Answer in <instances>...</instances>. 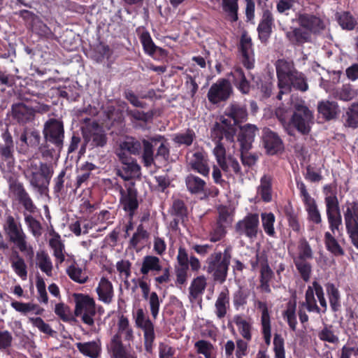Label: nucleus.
<instances>
[{
    "mask_svg": "<svg viewBox=\"0 0 358 358\" xmlns=\"http://www.w3.org/2000/svg\"><path fill=\"white\" fill-rule=\"evenodd\" d=\"M246 107L238 103H231L222 117L220 122H216L212 129V135L220 138H225L229 142L234 141L236 129L234 126L247 120Z\"/></svg>",
    "mask_w": 358,
    "mask_h": 358,
    "instance_id": "f257e3e1",
    "label": "nucleus"
},
{
    "mask_svg": "<svg viewBox=\"0 0 358 358\" xmlns=\"http://www.w3.org/2000/svg\"><path fill=\"white\" fill-rule=\"evenodd\" d=\"M3 229L9 241L22 252L26 257L32 259L34 255V248L27 241V236L22 229L19 217L10 214L5 216Z\"/></svg>",
    "mask_w": 358,
    "mask_h": 358,
    "instance_id": "f03ea898",
    "label": "nucleus"
},
{
    "mask_svg": "<svg viewBox=\"0 0 358 358\" xmlns=\"http://www.w3.org/2000/svg\"><path fill=\"white\" fill-rule=\"evenodd\" d=\"M53 173L52 166L34 160L29 161L24 170V177L30 186L41 194L48 189Z\"/></svg>",
    "mask_w": 358,
    "mask_h": 358,
    "instance_id": "7ed1b4c3",
    "label": "nucleus"
},
{
    "mask_svg": "<svg viewBox=\"0 0 358 358\" xmlns=\"http://www.w3.org/2000/svg\"><path fill=\"white\" fill-rule=\"evenodd\" d=\"M43 135L45 141L54 145L55 148H44L41 150L43 156L53 157L54 155H59L64 145L63 122L54 118L48 120L44 124Z\"/></svg>",
    "mask_w": 358,
    "mask_h": 358,
    "instance_id": "20e7f679",
    "label": "nucleus"
},
{
    "mask_svg": "<svg viewBox=\"0 0 358 358\" xmlns=\"http://www.w3.org/2000/svg\"><path fill=\"white\" fill-rule=\"evenodd\" d=\"M231 255L230 249L226 248L223 252H215L206 260L205 268L215 281L222 283L225 281Z\"/></svg>",
    "mask_w": 358,
    "mask_h": 358,
    "instance_id": "39448f33",
    "label": "nucleus"
},
{
    "mask_svg": "<svg viewBox=\"0 0 358 358\" xmlns=\"http://www.w3.org/2000/svg\"><path fill=\"white\" fill-rule=\"evenodd\" d=\"M313 251L308 242L305 238L300 239L292 259L296 270L305 282L309 281L311 277L312 265L310 260L313 258Z\"/></svg>",
    "mask_w": 358,
    "mask_h": 358,
    "instance_id": "423d86ee",
    "label": "nucleus"
},
{
    "mask_svg": "<svg viewBox=\"0 0 358 358\" xmlns=\"http://www.w3.org/2000/svg\"><path fill=\"white\" fill-rule=\"evenodd\" d=\"M294 113L290 123L301 134H306L310 130L313 116L302 99H292Z\"/></svg>",
    "mask_w": 358,
    "mask_h": 358,
    "instance_id": "0eeeda50",
    "label": "nucleus"
},
{
    "mask_svg": "<svg viewBox=\"0 0 358 358\" xmlns=\"http://www.w3.org/2000/svg\"><path fill=\"white\" fill-rule=\"evenodd\" d=\"M343 213L346 232L351 243L358 250V201H346Z\"/></svg>",
    "mask_w": 358,
    "mask_h": 358,
    "instance_id": "6e6552de",
    "label": "nucleus"
},
{
    "mask_svg": "<svg viewBox=\"0 0 358 358\" xmlns=\"http://www.w3.org/2000/svg\"><path fill=\"white\" fill-rule=\"evenodd\" d=\"M76 307L75 315L80 317L83 322L87 325L94 324V316L96 314L95 301L87 294L75 293L73 295Z\"/></svg>",
    "mask_w": 358,
    "mask_h": 358,
    "instance_id": "1a4fd4ad",
    "label": "nucleus"
},
{
    "mask_svg": "<svg viewBox=\"0 0 358 358\" xmlns=\"http://www.w3.org/2000/svg\"><path fill=\"white\" fill-rule=\"evenodd\" d=\"M232 93L233 87L230 81L226 78H220L210 86L207 97L211 103L217 104L228 100Z\"/></svg>",
    "mask_w": 358,
    "mask_h": 358,
    "instance_id": "9d476101",
    "label": "nucleus"
},
{
    "mask_svg": "<svg viewBox=\"0 0 358 358\" xmlns=\"http://www.w3.org/2000/svg\"><path fill=\"white\" fill-rule=\"evenodd\" d=\"M134 318L136 326L143 331L145 348L150 352L155 338L154 324L142 308L136 310Z\"/></svg>",
    "mask_w": 358,
    "mask_h": 358,
    "instance_id": "9b49d317",
    "label": "nucleus"
},
{
    "mask_svg": "<svg viewBox=\"0 0 358 358\" xmlns=\"http://www.w3.org/2000/svg\"><path fill=\"white\" fill-rule=\"evenodd\" d=\"M133 282H135L136 285L141 289L143 298L148 303L151 315L155 320L159 315L160 305L162 303V300L159 299L157 292H150V285L145 280V277L134 279Z\"/></svg>",
    "mask_w": 358,
    "mask_h": 358,
    "instance_id": "f8f14e48",
    "label": "nucleus"
},
{
    "mask_svg": "<svg viewBox=\"0 0 358 358\" xmlns=\"http://www.w3.org/2000/svg\"><path fill=\"white\" fill-rule=\"evenodd\" d=\"M259 223V215L256 213H250L236 223L235 229L238 235L253 240L257 238Z\"/></svg>",
    "mask_w": 358,
    "mask_h": 358,
    "instance_id": "ddd939ff",
    "label": "nucleus"
},
{
    "mask_svg": "<svg viewBox=\"0 0 358 358\" xmlns=\"http://www.w3.org/2000/svg\"><path fill=\"white\" fill-rule=\"evenodd\" d=\"M115 186L120 194V201L122 208L132 217L138 207L136 189L134 185L127 187L126 189L118 184H116Z\"/></svg>",
    "mask_w": 358,
    "mask_h": 358,
    "instance_id": "4468645a",
    "label": "nucleus"
},
{
    "mask_svg": "<svg viewBox=\"0 0 358 358\" xmlns=\"http://www.w3.org/2000/svg\"><path fill=\"white\" fill-rule=\"evenodd\" d=\"M187 158L188 165L191 169L203 176H208L210 167L206 152L202 150H197L194 152H190L187 155Z\"/></svg>",
    "mask_w": 358,
    "mask_h": 358,
    "instance_id": "2eb2a0df",
    "label": "nucleus"
},
{
    "mask_svg": "<svg viewBox=\"0 0 358 358\" xmlns=\"http://www.w3.org/2000/svg\"><path fill=\"white\" fill-rule=\"evenodd\" d=\"M10 188L19 203L24 207V212L34 214L37 211L36 205L22 183L15 182L11 185Z\"/></svg>",
    "mask_w": 358,
    "mask_h": 358,
    "instance_id": "dca6fc26",
    "label": "nucleus"
},
{
    "mask_svg": "<svg viewBox=\"0 0 358 358\" xmlns=\"http://www.w3.org/2000/svg\"><path fill=\"white\" fill-rule=\"evenodd\" d=\"M287 83V89H285L284 85L279 88V92L277 95L278 99H282V94L289 93L292 88L303 92H306L308 90L307 78L303 73L299 72V71L295 72L293 76L290 77Z\"/></svg>",
    "mask_w": 358,
    "mask_h": 358,
    "instance_id": "f3484780",
    "label": "nucleus"
},
{
    "mask_svg": "<svg viewBox=\"0 0 358 358\" xmlns=\"http://www.w3.org/2000/svg\"><path fill=\"white\" fill-rule=\"evenodd\" d=\"M275 67L278 88L284 85L285 89H287V82L289 79L297 71L294 67V62L285 59H279L276 62Z\"/></svg>",
    "mask_w": 358,
    "mask_h": 358,
    "instance_id": "a211bd4d",
    "label": "nucleus"
},
{
    "mask_svg": "<svg viewBox=\"0 0 358 358\" xmlns=\"http://www.w3.org/2000/svg\"><path fill=\"white\" fill-rule=\"evenodd\" d=\"M239 50L241 55V62L244 66L250 70L254 68L255 56L251 38L246 34H243L240 41Z\"/></svg>",
    "mask_w": 358,
    "mask_h": 358,
    "instance_id": "6ab92c4d",
    "label": "nucleus"
},
{
    "mask_svg": "<svg viewBox=\"0 0 358 358\" xmlns=\"http://www.w3.org/2000/svg\"><path fill=\"white\" fill-rule=\"evenodd\" d=\"M85 145L89 149L103 148L107 143L104 131L98 125L84 134Z\"/></svg>",
    "mask_w": 358,
    "mask_h": 358,
    "instance_id": "aec40b11",
    "label": "nucleus"
},
{
    "mask_svg": "<svg viewBox=\"0 0 358 358\" xmlns=\"http://www.w3.org/2000/svg\"><path fill=\"white\" fill-rule=\"evenodd\" d=\"M259 129L255 124H245L239 127L238 141L243 150H249L252 148L255 138Z\"/></svg>",
    "mask_w": 358,
    "mask_h": 358,
    "instance_id": "412c9836",
    "label": "nucleus"
},
{
    "mask_svg": "<svg viewBox=\"0 0 358 358\" xmlns=\"http://www.w3.org/2000/svg\"><path fill=\"white\" fill-rule=\"evenodd\" d=\"M3 143H0V158L8 169L11 168L15 163L14 145L12 136L8 133L3 135Z\"/></svg>",
    "mask_w": 358,
    "mask_h": 358,
    "instance_id": "4be33fe9",
    "label": "nucleus"
},
{
    "mask_svg": "<svg viewBox=\"0 0 358 358\" xmlns=\"http://www.w3.org/2000/svg\"><path fill=\"white\" fill-rule=\"evenodd\" d=\"M257 308L261 311L262 333L265 343L269 345L271 339V317L266 302L257 301L255 302Z\"/></svg>",
    "mask_w": 358,
    "mask_h": 358,
    "instance_id": "5701e85b",
    "label": "nucleus"
},
{
    "mask_svg": "<svg viewBox=\"0 0 358 358\" xmlns=\"http://www.w3.org/2000/svg\"><path fill=\"white\" fill-rule=\"evenodd\" d=\"M229 76L231 77L232 83L241 94H249L251 85L241 66H234L229 73Z\"/></svg>",
    "mask_w": 358,
    "mask_h": 358,
    "instance_id": "b1692460",
    "label": "nucleus"
},
{
    "mask_svg": "<svg viewBox=\"0 0 358 358\" xmlns=\"http://www.w3.org/2000/svg\"><path fill=\"white\" fill-rule=\"evenodd\" d=\"M263 143L269 155H275L283 148L282 141L279 136L269 129L263 131Z\"/></svg>",
    "mask_w": 358,
    "mask_h": 358,
    "instance_id": "393cba45",
    "label": "nucleus"
},
{
    "mask_svg": "<svg viewBox=\"0 0 358 358\" xmlns=\"http://www.w3.org/2000/svg\"><path fill=\"white\" fill-rule=\"evenodd\" d=\"M108 350L111 353L113 358H136L134 352L127 350L123 345L118 334H115L111 338Z\"/></svg>",
    "mask_w": 358,
    "mask_h": 358,
    "instance_id": "a878e982",
    "label": "nucleus"
},
{
    "mask_svg": "<svg viewBox=\"0 0 358 358\" xmlns=\"http://www.w3.org/2000/svg\"><path fill=\"white\" fill-rule=\"evenodd\" d=\"M299 23L300 27L306 29L310 34H317L324 29V24L320 17L309 14L300 15Z\"/></svg>",
    "mask_w": 358,
    "mask_h": 358,
    "instance_id": "bb28decb",
    "label": "nucleus"
},
{
    "mask_svg": "<svg viewBox=\"0 0 358 358\" xmlns=\"http://www.w3.org/2000/svg\"><path fill=\"white\" fill-rule=\"evenodd\" d=\"M162 270V262L159 257L154 255H146L143 258L140 272L145 277L149 273L154 275L161 272Z\"/></svg>",
    "mask_w": 358,
    "mask_h": 358,
    "instance_id": "cd10ccee",
    "label": "nucleus"
},
{
    "mask_svg": "<svg viewBox=\"0 0 358 358\" xmlns=\"http://www.w3.org/2000/svg\"><path fill=\"white\" fill-rule=\"evenodd\" d=\"M77 349L85 357L98 358L101 352V343L99 339L76 343Z\"/></svg>",
    "mask_w": 358,
    "mask_h": 358,
    "instance_id": "c85d7f7f",
    "label": "nucleus"
},
{
    "mask_svg": "<svg viewBox=\"0 0 358 358\" xmlns=\"http://www.w3.org/2000/svg\"><path fill=\"white\" fill-rule=\"evenodd\" d=\"M99 300L105 304H110L114 296L113 287L111 282L102 277L96 288Z\"/></svg>",
    "mask_w": 358,
    "mask_h": 358,
    "instance_id": "c756f323",
    "label": "nucleus"
},
{
    "mask_svg": "<svg viewBox=\"0 0 358 358\" xmlns=\"http://www.w3.org/2000/svg\"><path fill=\"white\" fill-rule=\"evenodd\" d=\"M49 245L53 250V256L55 258V264L57 266L60 265L64 261L69 262V259H66L64 244L58 234H54L49 240Z\"/></svg>",
    "mask_w": 358,
    "mask_h": 358,
    "instance_id": "7c9ffc66",
    "label": "nucleus"
},
{
    "mask_svg": "<svg viewBox=\"0 0 358 358\" xmlns=\"http://www.w3.org/2000/svg\"><path fill=\"white\" fill-rule=\"evenodd\" d=\"M9 261L15 273L22 280H26L27 278V266L24 259L17 250L12 252Z\"/></svg>",
    "mask_w": 358,
    "mask_h": 358,
    "instance_id": "2f4dec72",
    "label": "nucleus"
},
{
    "mask_svg": "<svg viewBox=\"0 0 358 358\" xmlns=\"http://www.w3.org/2000/svg\"><path fill=\"white\" fill-rule=\"evenodd\" d=\"M140 41L143 45V50L146 54L152 56L157 50L162 52L164 50L157 46L150 34V33L144 28H138L137 29Z\"/></svg>",
    "mask_w": 358,
    "mask_h": 358,
    "instance_id": "473e14b6",
    "label": "nucleus"
},
{
    "mask_svg": "<svg viewBox=\"0 0 358 358\" xmlns=\"http://www.w3.org/2000/svg\"><path fill=\"white\" fill-rule=\"evenodd\" d=\"M273 22V15L268 10L264 11L262 19L258 25L257 31L259 38L266 41L270 36Z\"/></svg>",
    "mask_w": 358,
    "mask_h": 358,
    "instance_id": "72a5a7b5",
    "label": "nucleus"
},
{
    "mask_svg": "<svg viewBox=\"0 0 358 358\" xmlns=\"http://www.w3.org/2000/svg\"><path fill=\"white\" fill-rule=\"evenodd\" d=\"M185 184L191 194H203L206 192V182L199 176L193 174L188 175L185 178Z\"/></svg>",
    "mask_w": 358,
    "mask_h": 358,
    "instance_id": "f704fd0d",
    "label": "nucleus"
},
{
    "mask_svg": "<svg viewBox=\"0 0 358 358\" xmlns=\"http://www.w3.org/2000/svg\"><path fill=\"white\" fill-rule=\"evenodd\" d=\"M206 278L200 275L194 278L191 282L189 288V299L191 302L196 301L203 294L206 287Z\"/></svg>",
    "mask_w": 358,
    "mask_h": 358,
    "instance_id": "c9c22d12",
    "label": "nucleus"
},
{
    "mask_svg": "<svg viewBox=\"0 0 358 358\" xmlns=\"http://www.w3.org/2000/svg\"><path fill=\"white\" fill-rule=\"evenodd\" d=\"M66 273L72 280L80 284H84L88 280L85 269L79 266L75 261H73L66 268Z\"/></svg>",
    "mask_w": 358,
    "mask_h": 358,
    "instance_id": "e433bc0d",
    "label": "nucleus"
},
{
    "mask_svg": "<svg viewBox=\"0 0 358 358\" xmlns=\"http://www.w3.org/2000/svg\"><path fill=\"white\" fill-rule=\"evenodd\" d=\"M315 294L313 282L311 286L308 287L305 294V301L300 304V306L306 308L310 313L313 312L320 314L321 309L317 305Z\"/></svg>",
    "mask_w": 358,
    "mask_h": 358,
    "instance_id": "4c0bfd02",
    "label": "nucleus"
},
{
    "mask_svg": "<svg viewBox=\"0 0 358 358\" xmlns=\"http://www.w3.org/2000/svg\"><path fill=\"white\" fill-rule=\"evenodd\" d=\"M257 193L265 202H269L272 199V178L268 175H264L260 180V185L257 189Z\"/></svg>",
    "mask_w": 358,
    "mask_h": 358,
    "instance_id": "58836bf2",
    "label": "nucleus"
},
{
    "mask_svg": "<svg viewBox=\"0 0 358 358\" xmlns=\"http://www.w3.org/2000/svg\"><path fill=\"white\" fill-rule=\"evenodd\" d=\"M140 166L132 159L131 161L123 164L122 169L117 170V175L124 180H129L131 178L138 176Z\"/></svg>",
    "mask_w": 358,
    "mask_h": 358,
    "instance_id": "ea45409f",
    "label": "nucleus"
},
{
    "mask_svg": "<svg viewBox=\"0 0 358 358\" xmlns=\"http://www.w3.org/2000/svg\"><path fill=\"white\" fill-rule=\"evenodd\" d=\"M233 321L236 325L239 334L245 340L250 341L252 339V324L240 315H235Z\"/></svg>",
    "mask_w": 358,
    "mask_h": 358,
    "instance_id": "a19ab883",
    "label": "nucleus"
},
{
    "mask_svg": "<svg viewBox=\"0 0 358 358\" xmlns=\"http://www.w3.org/2000/svg\"><path fill=\"white\" fill-rule=\"evenodd\" d=\"M229 306V292L227 290L222 291L218 295V297L215 301V315L219 319L223 318L227 312V309Z\"/></svg>",
    "mask_w": 358,
    "mask_h": 358,
    "instance_id": "79ce46f5",
    "label": "nucleus"
},
{
    "mask_svg": "<svg viewBox=\"0 0 358 358\" xmlns=\"http://www.w3.org/2000/svg\"><path fill=\"white\" fill-rule=\"evenodd\" d=\"M286 36L292 43H303L308 42L310 38V34L301 27L287 31Z\"/></svg>",
    "mask_w": 358,
    "mask_h": 358,
    "instance_id": "37998d69",
    "label": "nucleus"
},
{
    "mask_svg": "<svg viewBox=\"0 0 358 358\" xmlns=\"http://www.w3.org/2000/svg\"><path fill=\"white\" fill-rule=\"evenodd\" d=\"M330 306L334 312H336L341 308V294L338 289L334 284L328 282L325 285Z\"/></svg>",
    "mask_w": 358,
    "mask_h": 358,
    "instance_id": "c03bdc74",
    "label": "nucleus"
},
{
    "mask_svg": "<svg viewBox=\"0 0 358 358\" xmlns=\"http://www.w3.org/2000/svg\"><path fill=\"white\" fill-rule=\"evenodd\" d=\"M317 108L320 114L326 120L334 118L338 113V105L334 101H321L319 103Z\"/></svg>",
    "mask_w": 358,
    "mask_h": 358,
    "instance_id": "a18cd8bd",
    "label": "nucleus"
},
{
    "mask_svg": "<svg viewBox=\"0 0 358 358\" xmlns=\"http://www.w3.org/2000/svg\"><path fill=\"white\" fill-rule=\"evenodd\" d=\"M36 264L48 276L52 275V262L47 252L40 251L36 253Z\"/></svg>",
    "mask_w": 358,
    "mask_h": 358,
    "instance_id": "49530a36",
    "label": "nucleus"
},
{
    "mask_svg": "<svg viewBox=\"0 0 358 358\" xmlns=\"http://www.w3.org/2000/svg\"><path fill=\"white\" fill-rule=\"evenodd\" d=\"M11 307L16 311L23 315H27L30 312H33L36 315H41L43 309L40 308L37 304L32 303H23L17 301L11 302Z\"/></svg>",
    "mask_w": 358,
    "mask_h": 358,
    "instance_id": "de8ad7c7",
    "label": "nucleus"
},
{
    "mask_svg": "<svg viewBox=\"0 0 358 358\" xmlns=\"http://www.w3.org/2000/svg\"><path fill=\"white\" fill-rule=\"evenodd\" d=\"M220 167L227 176L236 175L241 177L243 176L238 162L232 157H228L227 159Z\"/></svg>",
    "mask_w": 358,
    "mask_h": 358,
    "instance_id": "09e8293b",
    "label": "nucleus"
},
{
    "mask_svg": "<svg viewBox=\"0 0 358 358\" xmlns=\"http://www.w3.org/2000/svg\"><path fill=\"white\" fill-rule=\"evenodd\" d=\"M222 8L230 22L238 20V0H222Z\"/></svg>",
    "mask_w": 358,
    "mask_h": 358,
    "instance_id": "8fccbe9b",
    "label": "nucleus"
},
{
    "mask_svg": "<svg viewBox=\"0 0 358 358\" xmlns=\"http://www.w3.org/2000/svg\"><path fill=\"white\" fill-rule=\"evenodd\" d=\"M13 116L20 122H26L33 116V112L31 108L24 103L15 104L13 106Z\"/></svg>",
    "mask_w": 358,
    "mask_h": 358,
    "instance_id": "3c124183",
    "label": "nucleus"
},
{
    "mask_svg": "<svg viewBox=\"0 0 358 358\" xmlns=\"http://www.w3.org/2000/svg\"><path fill=\"white\" fill-rule=\"evenodd\" d=\"M250 296V290L240 287L233 294V303L235 309L239 310L243 309L247 304Z\"/></svg>",
    "mask_w": 358,
    "mask_h": 358,
    "instance_id": "603ef678",
    "label": "nucleus"
},
{
    "mask_svg": "<svg viewBox=\"0 0 358 358\" xmlns=\"http://www.w3.org/2000/svg\"><path fill=\"white\" fill-rule=\"evenodd\" d=\"M120 337L122 336L125 341H131L134 338V332L127 317L122 315L117 323V333Z\"/></svg>",
    "mask_w": 358,
    "mask_h": 358,
    "instance_id": "864d4df0",
    "label": "nucleus"
},
{
    "mask_svg": "<svg viewBox=\"0 0 358 358\" xmlns=\"http://www.w3.org/2000/svg\"><path fill=\"white\" fill-rule=\"evenodd\" d=\"M121 148L123 150H127L128 153L131 155H140L142 151V143L134 138H127L120 145Z\"/></svg>",
    "mask_w": 358,
    "mask_h": 358,
    "instance_id": "5fc2aeb1",
    "label": "nucleus"
},
{
    "mask_svg": "<svg viewBox=\"0 0 358 358\" xmlns=\"http://www.w3.org/2000/svg\"><path fill=\"white\" fill-rule=\"evenodd\" d=\"M283 319L287 322L289 328L292 331H295L297 325L296 315V303H288L286 310L284 311Z\"/></svg>",
    "mask_w": 358,
    "mask_h": 358,
    "instance_id": "6e6d98bb",
    "label": "nucleus"
},
{
    "mask_svg": "<svg viewBox=\"0 0 358 358\" xmlns=\"http://www.w3.org/2000/svg\"><path fill=\"white\" fill-rule=\"evenodd\" d=\"M194 347L197 352L203 355L205 358H215V348L210 342L200 340L195 343Z\"/></svg>",
    "mask_w": 358,
    "mask_h": 358,
    "instance_id": "4d7b16f0",
    "label": "nucleus"
},
{
    "mask_svg": "<svg viewBox=\"0 0 358 358\" xmlns=\"http://www.w3.org/2000/svg\"><path fill=\"white\" fill-rule=\"evenodd\" d=\"M324 241L327 250L335 256H341L344 255L343 250L331 233H325Z\"/></svg>",
    "mask_w": 358,
    "mask_h": 358,
    "instance_id": "13d9d810",
    "label": "nucleus"
},
{
    "mask_svg": "<svg viewBox=\"0 0 358 358\" xmlns=\"http://www.w3.org/2000/svg\"><path fill=\"white\" fill-rule=\"evenodd\" d=\"M24 222L29 230L35 238H38L41 235V226L40 222L36 220L31 214L23 212Z\"/></svg>",
    "mask_w": 358,
    "mask_h": 358,
    "instance_id": "bf43d9fd",
    "label": "nucleus"
},
{
    "mask_svg": "<svg viewBox=\"0 0 358 358\" xmlns=\"http://www.w3.org/2000/svg\"><path fill=\"white\" fill-rule=\"evenodd\" d=\"M262 226L265 233L271 236L275 234L274 222L275 216L272 213H263L261 215Z\"/></svg>",
    "mask_w": 358,
    "mask_h": 358,
    "instance_id": "052dcab7",
    "label": "nucleus"
},
{
    "mask_svg": "<svg viewBox=\"0 0 358 358\" xmlns=\"http://www.w3.org/2000/svg\"><path fill=\"white\" fill-rule=\"evenodd\" d=\"M195 138V134L192 130L188 129L185 132L176 134L173 141L179 145H190Z\"/></svg>",
    "mask_w": 358,
    "mask_h": 358,
    "instance_id": "680f3d73",
    "label": "nucleus"
},
{
    "mask_svg": "<svg viewBox=\"0 0 358 358\" xmlns=\"http://www.w3.org/2000/svg\"><path fill=\"white\" fill-rule=\"evenodd\" d=\"M143 152L142 155L144 165L150 166L154 163L152 145L147 140L143 141Z\"/></svg>",
    "mask_w": 358,
    "mask_h": 358,
    "instance_id": "e2e57ef3",
    "label": "nucleus"
},
{
    "mask_svg": "<svg viewBox=\"0 0 358 358\" xmlns=\"http://www.w3.org/2000/svg\"><path fill=\"white\" fill-rule=\"evenodd\" d=\"M338 22L344 29L352 30L356 26V20L348 12L341 13L338 18Z\"/></svg>",
    "mask_w": 358,
    "mask_h": 358,
    "instance_id": "0e129e2a",
    "label": "nucleus"
},
{
    "mask_svg": "<svg viewBox=\"0 0 358 358\" xmlns=\"http://www.w3.org/2000/svg\"><path fill=\"white\" fill-rule=\"evenodd\" d=\"M131 263L128 260H120L116 263V268L120 277L123 280H127L131 275Z\"/></svg>",
    "mask_w": 358,
    "mask_h": 358,
    "instance_id": "69168bd1",
    "label": "nucleus"
},
{
    "mask_svg": "<svg viewBox=\"0 0 358 358\" xmlns=\"http://www.w3.org/2000/svg\"><path fill=\"white\" fill-rule=\"evenodd\" d=\"M273 350L275 358H285L284 339L280 334H275L274 335Z\"/></svg>",
    "mask_w": 358,
    "mask_h": 358,
    "instance_id": "338daca9",
    "label": "nucleus"
},
{
    "mask_svg": "<svg viewBox=\"0 0 358 358\" xmlns=\"http://www.w3.org/2000/svg\"><path fill=\"white\" fill-rule=\"evenodd\" d=\"M347 122L349 126L357 127L358 126V102L351 105L347 112Z\"/></svg>",
    "mask_w": 358,
    "mask_h": 358,
    "instance_id": "774afa93",
    "label": "nucleus"
}]
</instances>
